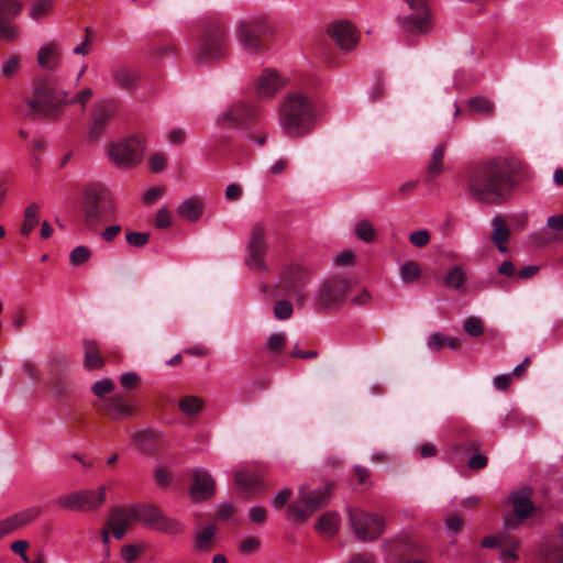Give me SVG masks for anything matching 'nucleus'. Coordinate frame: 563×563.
I'll return each instance as SVG.
<instances>
[{"mask_svg": "<svg viewBox=\"0 0 563 563\" xmlns=\"http://www.w3.org/2000/svg\"><path fill=\"white\" fill-rule=\"evenodd\" d=\"M525 174L516 158L494 157L472 166L467 176V192L478 202L500 205L507 201Z\"/></svg>", "mask_w": 563, "mask_h": 563, "instance_id": "obj_1", "label": "nucleus"}, {"mask_svg": "<svg viewBox=\"0 0 563 563\" xmlns=\"http://www.w3.org/2000/svg\"><path fill=\"white\" fill-rule=\"evenodd\" d=\"M92 93V89L87 87L74 97L68 98V92L57 89L52 79L41 78L34 84L31 95L25 98V102L31 115L52 118L57 115L58 108L63 104L79 103L85 108Z\"/></svg>", "mask_w": 563, "mask_h": 563, "instance_id": "obj_2", "label": "nucleus"}, {"mask_svg": "<svg viewBox=\"0 0 563 563\" xmlns=\"http://www.w3.org/2000/svg\"><path fill=\"white\" fill-rule=\"evenodd\" d=\"M278 119L280 129L287 136L299 137L308 134L316 119L312 100L302 92H288L279 104Z\"/></svg>", "mask_w": 563, "mask_h": 563, "instance_id": "obj_3", "label": "nucleus"}, {"mask_svg": "<svg viewBox=\"0 0 563 563\" xmlns=\"http://www.w3.org/2000/svg\"><path fill=\"white\" fill-rule=\"evenodd\" d=\"M274 34L269 20L263 15H251L239 20L235 24L238 42L249 53L257 54L266 49L264 38Z\"/></svg>", "mask_w": 563, "mask_h": 563, "instance_id": "obj_4", "label": "nucleus"}, {"mask_svg": "<svg viewBox=\"0 0 563 563\" xmlns=\"http://www.w3.org/2000/svg\"><path fill=\"white\" fill-rule=\"evenodd\" d=\"M228 29L224 22L220 20H211L203 26L195 62L198 64L211 63L221 58L227 51Z\"/></svg>", "mask_w": 563, "mask_h": 563, "instance_id": "obj_5", "label": "nucleus"}, {"mask_svg": "<svg viewBox=\"0 0 563 563\" xmlns=\"http://www.w3.org/2000/svg\"><path fill=\"white\" fill-rule=\"evenodd\" d=\"M82 208L86 224L96 228L106 214L114 211L112 194L101 185H90L85 189Z\"/></svg>", "mask_w": 563, "mask_h": 563, "instance_id": "obj_6", "label": "nucleus"}, {"mask_svg": "<svg viewBox=\"0 0 563 563\" xmlns=\"http://www.w3.org/2000/svg\"><path fill=\"white\" fill-rule=\"evenodd\" d=\"M144 141L139 136H129L107 145V156L119 168L129 169L137 166L143 158Z\"/></svg>", "mask_w": 563, "mask_h": 563, "instance_id": "obj_7", "label": "nucleus"}, {"mask_svg": "<svg viewBox=\"0 0 563 563\" xmlns=\"http://www.w3.org/2000/svg\"><path fill=\"white\" fill-rule=\"evenodd\" d=\"M266 227L262 222L253 224L249 241L246 243V266L256 273H265L268 271V266L265 262V256L268 251V246L265 240Z\"/></svg>", "mask_w": 563, "mask_h": 563, "instance_id": "obj_8", "label": "nucleus"}, {"mask_svg": "<svg viewBox=\"0 0 563 563\" xmlns=\"http://www.w3.org/2000/svg\"><path fill=\"white\" fill-rule=\"evenodd\" d=\"M104 500L106 488L100 486L96 490L84 489L62 495L57 499V505L70 511H93L100 508Z\"/></svg>", "mask_w": 563, "mask_h": 563, "instance_id": "obj_9", "label": "nucleus"}, {"mask_svg": "<svg viewBox=\"0 0 563 563\" xmlns=\"http://www.w3.org/2000/svg\"><path fill=\"white\" fill-rule=\"evenodd\" d=\"M350 521L357 538L362 541H372L383 534L384 518L377 514H367L362 509H350Z\"/></svg>", "mask_w": 563, "mask_h": 563, "instance_id": "obj_10", "label": "nucleus"}, {"mask_svg": "<svg viewBox=\"0 0 563 563\" xmlns=\"http://www.w3.org/2000/svg\"><path fill=\"white\" fill-rule=\"evenodd\" d=\"M22 10V3L15 0H0V41L16 43L21 37V27L12 20Z\"/></svg>", "mask_w": 563, "mask_h": 563, "instance_id": "obj_11", "label": "nucleus"}, {"mask_svg": "<svg viewBox=\"0 0 563 563\" xmlns=\"http://www.w3.org/2000/svg\"><path fill=\"white\" fill-rule=\"evenodd\" d=\"M311 272L301 265H289L280 275L283 288L299 302L306 300L305 286L309 283Z\"/></svg>", "mask_w": 563, "mask_h": 563, "instance_id": "obj_12", "label": "nucleus"}, {"mask_svg": "<svg viewBox=\"0 0 563 563\" xmlns=\"http://www.w3.org/2000/svg\"><path fill=\"white\" fill-rule=\"evenodd\" d=\"M412 13L399 16L404 32L408 34H422L429 29V8L426 0H406Z\"/></svg>", "mask_w": 563, "mask_h": 563, "instance_id": "obj_13", "label": "nucleus"}, {"mask_svg": "<svg viewBox=\"0 0 563 563\" xmlns=\"http://www.w3.org/2000/svg\"><path fill=\"white\" fill-rule=\"evenodd\" d=\"M95 406L102 410L112 421L134 417L139 411V407L120 393L109 398H103L101 402H95Z\"/></svg>", "mask_w": 563, "mask_h": 563, "instance_id": "obj_14", "label": "nucleus"}, {"mask_svg": "<svg viewBox=\"0 0 563 563\" xmlns=\"http://www.w3.org/2000/svg\"><path fill=\"white\" fill-rule=\"evenodd\" d=\"M261 109L255 104L236 102L218 119L222 126H242L260 120Z\"/></svg>", "mask_w": 563, "mask_h": 563, "instance_id": "obj_15", "label": "nucleus"}, {"mask_svg": "<svg viewBox=\"0 0 563 563\" xmlns=\"http://www.w3.org/2000/svg\"><path fill=\"white\" fill-rule=\"evenodd\" d=\"M350 287L347 279L339 276L331 277L320 287L318 300L327 308L339 307L344 302Z\"/></svg>", "mask_w": 563, "mask_h": 563, "instance_id": "obj_16", "label": "nucleus"}, {"mask_svg": "<svg viewBox=\"0 0 563 563\" xmlns=\"http://www.w3.org/2000/svg\"><path fill=\"white\" fill-rule=\"evenodd\" d=\"M117 114L114 101H103L93 108L89 126V139L98 140Z\"/></svg>", "mask_w": 563, "mask_h": 563, "instance_id": "obj_17", "label": "nucleus"}, {"mask_svg": "<svg viewBox=\"0 0 563 563\" xmlns=\"http://www.w3.org/2000/svg\"><path fill=\"white\" fill-rule=\"evenodd\" d=\"M328 33L341 49H352L358 41L355 26L345 20L334 21L331 23L328 26Z\"/></svg>", "mask_w": 563, "mask_h": 563, "instance_id": "obj_18", "label": "nucleus"}, {"mask_svg": "<svg viewBox=\"0 0 563 563\" xmlns=\"http://www.w3.org/2000/svg\"><path fill=\"white\" fill-rule=\"evenodd\" d=\"M216 492V483L207 470L198 468L194 472V483L190 496L194 500L202 501L211 498Z\"/></svg>", "mask_w": 563, "mask_h": 563, "instance_id": "obj_19", "label": "nucleus"}, {"mask_svg": "<svg viewBox=\"0 0 563 563\" xmlns=\"http://www.w3.org/2000/svg\"><path fill=\"white\" fill-rule=\"evenodd\" d=\"M134 521L136 520L132 515V506L129 508L115 507L110 514L107 526L111 529L113 537L121 540L125 536L126 528Z\"/></svg>", "mask_w": 563, "mask_h": 563, "instance_id": "obj_20", "label": "nucleus"}, {"mask_svg": "<svg viewBox=\"0 0 563 563\" xmlns=\"http://www.w3.org/2000/svg\"><path fill=\"white\" fill-rule=\"evenodd\" d=\"M285 85L286 80L275 69H265L256 82V92L262 98H271Z\"/></svg>", "mask_w": 563, "mask_h": 563, "instance_id": "obj_21", "label": "nucleus"}, {"mask_svg": "<svg viewBox=\"0 0 563 563\" xmlns=\"http://www.w3.org/2000/svg\"><path fill=\"white\" fill-rule=\"evenodd\" d=\"M111 77L115 87L126 91H134L141 80L139 71L125 66L113 67L111 69Z\"/></svg>", "mask_w": 563, "mask_h": 563, "instance_id": "obj_22", "label": "nucleus"}, {"mask_svg": "<svg viewBox=\"0 0 563 563\" xmlns=\"http://www.w3.org/2000/svg\"><path fill=\"white\" fill-rule=\"evenodd\" d=\"M332 485L328 484L321 489H316L308 493L303 487L299 489V497L303 505L309 507L316 512L320 508L325 507L331 499Z\"/></svg>", "mask_w": 563, "mask_h": 563, "instance_id": "obj_23", "label": "nucleus"}, {"mask_svg": "<svg viewBox=\"0 0 563 563\" xmlns=\"http://www.w3.org/2000/svg\"><path fill=\"white\" fill-rule=\"evenodd\" d=\"M512 504L514 512L517 517L528 518L534 512V505L531 501V489L522 488L509 496Z\"/></svg>", "mask_w": 563, "mask_h": 563, "instance_id": "obj_24", "label": "nucleus"}, {"mask_svg": "<svg viewBox=\"0 0 563 563\" xmlns=\"http://www.w3.org/2000/svg\"><path fill=\"white\" fill-rule=\"evenodd\" d=\"M84 367L87 371L101 369L104 366L106 360L102 357L99 345L95 340H84Z\"/></svg>", "mask_w": 563, "mask_h": 563, "instance_id": "obj_25", "label": "nucleus"}, {"mask_svg": "<svg viewBox=\"0 0 563 563\" xmlns=\"http://www.w3.org/2000/svg\"><path fill=\"white\" fill-rule=\"evenodd\" d=\"M37 63L41 68L49 71L57 69L60 63V53L55 43L43 45L37 52Z\"/></svg>", "mask_w": 563, "mask_h": 563, "instance_id": "obj_26", "label": "nucleus"}, {"mask_svg": "<svg viewBox=\"0 0 563 563\" xmlns=\"http://www.w3.org/2000/svg\"><path fill=\"white\" fill-rule=\"evenodd\" d=\"M161 509L152 504H134L132 505V515L135 520L146 527L153 528L161 518Z\"/></svg>", "mask_w": 563, "mask_h": 563, "instance_id": "obj_27", "label": "nucleus"}, {"mask_svg": "<svg viewBox=\"0 0 563 563\" xmlns=\"http://www.w3.org/2000/svg\"><path fill=\"white\" fill-rule=\"evenodd\" d=\"M446 151V142L439 143L432 151L430 161L427 165L426 181H430L434 177L444 172V155Z\"/></svg>", "mask_w": 563, "mask_h": 563, "instance_id": "obj_28", "label": "nucleus"}, {"mask_svg": "<svg viewBox=\"0 0 563 563\" xmlns=\"http://www.w3.org/2000/svg\"><path fill=\"white\" fill-rule=\"evenodd\" d=\"M492 240L494 244L500 253H506L508 251L507 243L510 235L506 220L501 216H496L492 220Z\"/></svg>", "mask_w": 563, "mask_h": 563, "instance_id": "obj_29", "label": "nucleus"}, {"mask_svg": "<svg viewBox=\"0 0 563 563\" xmlns=\"http://www.w3.org/2000/svg\"><path fill=\"white\" fill-rule=\"evenodd\" d=\"M234 481L236 486L247 494H257L265 489L260 477L245 471L235 472Z\"/></svg>", "mask_w": 563, "mask_h": 563, "instance_id": "obj_30", "label": "nucleus"}, {"mask_svg": "<svg viewBox=\"0 0 563 563\" xmlns=\"http://www.w3.org/2000/svg\"><path fill=\"white\" fill-rule=\"evenodd\" d=\"M203 208L205 203L201 198L190 197L180 202L177 212L181 218L195 222L202 216Z\"/></svg>", "mask_w": 563, "mask_h": 563, "instance_id": "obj_31", "label": "nucleus"}, {"mask_svg": "<svg viewBox=\"0 0 563 563\" xmlns=\"http://www.w3.org/2000/svg\"><path fill=\"white\" fill-rule=\"evenodd\" d=\"M216 532L217 529L214 525L197 529L194 540L196 550L200 552H209L213 547Z\"/></svg>", "mask_w": 563, "mask_h": 563, "instance_id": "obj_32", "label": "nucleus"}, {"mask_svg": "<svg viewBox=\"0 0 563 563\" xmlns=\"http://www.w3.org/2000/svg\"><path fill=\"white\" fill-rule=\"evenodd\" d=\"M339 515L332 511L325 512L316 523V530L324 537H332L339 530Z\"/></svg>", "mask_w": 563, "mask_h": 563, "instance_id": "obj_33", "label": "nucleus"}, {"mask_svg": "<svg viewBox=\"0 0 563 563\" xmlns=\"http://www.w3.org/2000/svg\"><path fill=\"white\" fill-rule=\"evenodd\" d=\"M41 514L40 507H31L24 510H21L13 516L8 517L10 525L12 526L13 531L29 525L33 520H35Z\"/></svg>", "mask_w": 563, "mask_h": 563, "instance_id": "obj_34", "label": "nucleus"}, {"mask_svg": "<svg viewBox=\"0 0 563 563\" xmlns=\"http://www.w3.org/2000/svg\"><path fill=\"white\" fill-rule=\"evenodd\" d=\"M40 207L36 203H31L24 211V220L20 229V233L24 236L31 234L33 229L38 224Z\"/></svg>", "mask_w": 563, "mask_h": 563, "instance_id": "obj_35", "label": "nucleus"}, {"mask_svg": "<svg viewBox=\"0 0 563 563\" xmlns=\"http://www.w3.org/2000/svg\"><path fill=\"white\" fill-rule=\"evenodd\" d=\"M153 528L159 532L172 536L180 534L185 530V526L180 521L166 517L163 512L161 514V518L156 521Z\"/></svg>", "mask_w": 563, "mask_h": 563, "instance_id": "obj_36", "label": "nucleus"}, {"mask_svg": "<svg viewBox=\"0 0 563 563\" xmlns=\"http://www.w3.org/2000/svg\"><path fill=\"white\" fill-rule=\"evenodd\" d=\"M205 406L202 398L194 395L185 396L179 399V410L186 416H194L199 413Z\"/></svg>", "mask_w": 563, "mask_h": 563, "instance_id": "obj_37", "label": "nucleus"}, {"mask_svg": "<svg viewBox=\"0 0 563 563\" xmlns=\"http://www.w3.org/2000/svg\"><path fill=\"white\" fill-rule=\"evenodd\" d=\"M507 541L506 545H503L504 549L500 551L499 560L501 563H515L519 559L517 550L520 541L512 536Z\"/></svg>", "mask_w": 563, "mask_h": 563, "instance_id": "obj_38", "label": "nucleus"}, {"mask_svg": "<svg viewBox=\"0 0 563 563\" xmlns=\"http://www.w3.org/2000/svg\"><path fill=\"white\" fill-rule=\"evenodd\" d=\"M287 514L294 520L306 521L314 514V511L309 507V505H303L299 498L298 503H292L288 506Z\"/></svg>", "mask_w": 563, "mask_h": 563, "instance_id": "obj_39", "label": "nucleus"}, {"mask_svg": "<svg viewBox=\"0 0 563 563\" xmlns=\"http://www.w3.org/2000/svg\"><path fill=\"white\" fill-rule=\"evenodd\" d=\"M466 280L465 273L461 266L452 267L444 277V285L450 288L460 289Z\"/></svg>", "mask_w": 563, "mask_h": 563, "instance_id": "obj_40", "label": "nucleus"}, {"mask_svg": "<svg viewBox=\"0 0 563 563\" xmlns=\"http://www.w3.org/2000/svg\"><path fill=\"white\" fill-rule=\"evenodd\" d=\"M356 236L364 242H373L376 238V231L368 220H361L355 225Z\"/></svg>", "mask_w": 563, "mask_h": 563, "instance_id": "obj_41", "label": "nucleus"}, {"mask_svg": "<svg viewBox=\"0 0 563 563\" xmlns=\"http://www.w3.org/2000/svg\"><path fill=\"white\" fill-rule=\"evenodd\" d=\"M113 389H114V384L109 378H103V379L97 380L91 387L93 395L99 398V400L97 402H101L103 400V398H109L110 396H107V395L112 393Z\"/></svg>", "mask_w": 563, "mask_h": 563, "instance_id": "obj_42", "label": "nucleus"}, {"mask_svg": "<svg viewBox=\"0 0 563 563\" xmlns=\"http://www.w3.org/2000/svg\"><path fill=\"white\" fill-rule=\"evenodd\" d=\"M421 271L416 262L409 261L401 265L400 276L406 283H412L420 277Z\"/></svg>", "mask_w": 563, "mask_h": 563, "instance_id": "obj_43", "label": "nucleus"}, {"mask_svg": "<svg viewBox=\"0 0 563 563\" xmlns=\"http://www.w3.org/2000/svg\"><path fill=\"white\" fill-rule=\"evenodd\" d=\"M463 327H464V331L473 338H478L484 332L483 321L479 318L474 317V316L466 318Z\"/></svg>", "mask_w": 563, "mask_h": 563, "instance_id": "obj_44", "label": "nucleus"}, {"mask_svg": "<svg viewBox=\"0 0 563 563\" xmlns=\"http://www.w3.org/2000/svg\"><path fill=\"white\" fill-rule=\"evenodd\" d=\"M53 9V0H37L31 8L30 15L33 20H40Z\"/></svg>", "mask_w": 563, "mask_h": 563, "instance_id": "obj_45", "label": "nucleus"}, {"mask_svg": "<svg viewBox=\"0 0 563 563\" xmlns=\"http://www.w3.org/2000/svg\"><path fill=\"white\" fill-rule=\"evenodd\" d=\"M91 256V251L89 247L80 245L76 246L69 255L70 264L74 266H79L89 261Z\"/></svg>", "mask_w": 563, "mask_h": 563, "instance_id": "obj_46", "label": "nucleus"}, {"mask_svg": "<svg viewBox=\"0 0 563 563\" xmlns=\"http://www.w3.org/2000/svg\"><path fill=\"white\" fill-rule=\"evenodd\" d=\"M468 107L472 111L484 114H490L494 110V104L489 100L481 97L471 98Z\"/></svg>", "mask_w": 563, "mask_h": 563, "instance_id": "obj_47", "label": "nucleus"}, {"mask_svg": "<svg viewBox=\"0 0 563 563\" xmlns=\"http://www.w3.org/2000/svg\"><path fill=\"white\" fill-rule=\"evenodd\" d=\"M20 57L18 55H11L1 67V75L5 78L15 76L20 69Z\"/></svg>", "mask_w": 563, "mask_h": 563, "instance_id": "obj_48", "label": "nucleus"}, {"mask_svg": "<svg viewBox=\"0 0 563 563\" xmlns=\"http://www.w3.org/2000/svg\"><path fill=\"white\" fill-rule=\"evenodd\" d=\"M509 537H510V534H508L506 531L500 532L496 536H487L482 540L481 545L483 548H487V549L496 548V547L503 548V545H506V542H508L507 540Z\"/></svg>", "mask_w": 563, "mask_h": 563, "instance_id": "obj_49", "label": "nucleus"}, {"mask_svg": "<svg viewBox=\"0 0 563 563\" xmlns=\"http://www.w3.org/2000/svg\"><path fill=\"white\" fill-rule=\"evenodd\" d=\"M133 440L142 451H150L154 441V434L150 431H141L134 434Z\"/></svg>", "mask_w": 563, "mask_h": 563, "instance_id": "obj_50", "label": "nucleus"}, {"mask_svg": "<svg viewBox=\"0 0 563 563\" xmlns=\"http://www.w3.org/2000/svg\"><path fill=\"white\" fill-rule=\"evenodd\" d=\"M292 305L288 300H279L275 303L274 314L279 320H287L292 314Z\"/></svg>", "mask_w": 563, "mask_h": 563, "instance_id": "obj_51", "label": "nucleus"}, {"mask_svg": "<svg viewBox=\"0 0 563 563\" xmlns=\"http://www.w3.org/2000/svg\"><path fill=\"white\" fill-rule=\"evenodd\" d=\"M126 242L134 246V247H141L148 243L150 241V233L147 232H128L125 235Z\"/></svg>", "mask_w": 563, "mask_h": 563, "instance_id": "obj_52", "label": "nucleus"}, {"mask_svg": "<svg viewBox=\"0 0 563 563\" xmlns=\"http://www.w3.org/2000/svg\"><path fill=\"white\" fill-rule=\"evenodd\" d=\"M286 345V336L282 333L272 334L267 340V347L275 353H279Z\"/></svg>", "mask_w": 563, "mask_h": 563, "instance_id": "obj_53", "label": "nucleus"}, {"mask_svg": "<svg viewBox=\"0 0 563 563\" xmlns=\"http://www.w3.org/2000/svg\"><path fill=\"white\" fill-rule=\"evenodd\" d=\"M409 240L416 247H423L430 242V233L427 230H418L410 234Z\"/></svg>", "mask_w": 563, "mask_h": 563, "instance_id": "obj_54", "label": "nucleus"}, {"mask_svg": "<svg viewBox=\"0 0 563 563\" xmlns=\"http://www.w3.org/2000/svg\"><path fill=\"white\" fill-rule=\"evenodd\" d=\"M155 225L158 229H166L172 225V214L167 208H162L157 211Z\"/></svg>", "mask_w": 563, "mask_h": 563, "instance_id": "obj_55", "label": "nucleus"}, {"mask_svg": "<svg viewBox=\"0 0 563 563\" xmlns=\"http://www.w3.org/2000/svg\"><path fill=\"white\" fill-rule=\"evenodd\" d=\"M543 563H563V547L549 549L543 556Z\"/></svg>", "mask_w": 563, "mask_h": 563, "instance_id": "obj_56", "label": "nucleus"}, {"mask_svg": "<svg viewBox=\"0 0 563 563\" xmlns=\"http://www.w3.org/2000/svg\"><path fill=\"white\" fill-rule=\"evenodd\" d=\"M148 165H150V169L153 173H161L166 167L165 155L162 153H156V154L152 155L150 158Z\"/></svg>", "mask_w": 563, "mask_h": 563, "instance_id": "obj_57", "label": "nucleus"}, {"mask_svg": "<svg viewBox=\"0 0 563 563\" xmlns=\"http://www.w3.org/2000/svg\"><path fill=\"white\" fill-rule=\"evenodd\" d=\"M547 225L559 236L563 238V214H553L549 217Z\"/></svg>", "mask_w": 563, "mask_h": 563, "instance_id": "obj_58", "label": "nucleus"}, {"mask_svg": "<svg viewBox=\"0 0 563 563\" xmlns=\"http://www.w3.org/2000/svg\"><path fill=\"white\" fill-rule=\"evenodd\" d=\"M120 383L123 388L131 389L140 384V376L134 372H128L121 375Z\"/></svg>", "mask_w": 563, "mask_h": 563, "instance_id": "obj_59", "label": "nucleus"}, {"mask_svg": "<svg viewBox=\"0 0 563 563\" xmlns=\"http://www.w3.org/2000/svg\"><path fill=\"white\" fill-rule=\"evenodd\" d=\"M261 542L255 537L244 539L240 544V551L243 553H253L260 549Z\"/></svg>", "mask_w": 563, "mask_h": 563, "instance_id": "obj_60", "label": "nucleus"}, {"mask_svg": "<svg viewBox=\"0 0 563 563\" xmlns=\"http://www.w3.org/2000/svg\"><path fill=\"white\" fill-rule=\"evenodd\" d=\"M445 526L449 531L456 534L463 527V519L460 515H451L445 519Z\"/></svg>", "mask_w": 563, "mask_h": 563, "instance_id": "obj_61", "label": "nucleus"}, {"mask_svg": "<svg viewBox=\"0 0 563 563\" xmlns=\"http://www.w3.org/2000/svg\"><path fill=\"white\" fill-rule=\"evenodd\" d=\"M427 345L430 350L438 351L445 346V334L440 332L433 333L429 336Z\"/></svg>", "mask_w": 563, "mask_h": 563, "instance_id": "obj_62", "label": "nucleus"}, {"mask_svg": "<svg viewBox=\"0 0 563 563\" xmlns=\"http://www.w3.org/2000/svg\"><path fill=\"white\" fill-rule=\"evenodd\" d=\"M488 459L486 455L477 453L468 460V467L471 470H482L487 466Z\"/></svg>", "mask_w": 563, "mask_h": 563, "instance_id": "obj_63", "label": "nucleus"}, {"mask_svg": "<svg viewBox=\"0 0 563 563\" xmlns=\"http://www.w3.org/2000/svg\"><path fill=\"white\" fill-rule=\"evenodd\" d=\"M291 496V490L288 488L282 489L274 498L273 506L275 509H282Z\"/></svg>", "mask_w": 563, "mask_h": 563, "instance_id": "obj_64", "label": "nucleus"}]
</instances>
